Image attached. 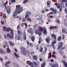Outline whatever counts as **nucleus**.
<instances>
[{
  "label": "nucleus",
  "mask_w": 67,
  "mask_h": 67,
  "mask_svg": "<svg viewBox=\"0 0 67 67\" xmlns=\"http://www.w3.org/2000/svg\"><path fill=\"white\" fill-rule=\"evenodd\" d=\"M62 0L63 2H64L65 3H66V2H67V0Z\"/></svg>",
  "instance_id": "41"
},
{
  "label": "nucleus",
  "mask_w": 67,
  "mask_h": 67,
  "mask_svg": "<svg viewBox=\"0 0 67 67\" xmlns=\"http://www.w3.org/2000/svg\"><path fill=\"white\" fill-rule=\"evenodd\" d=\"M56 22L57 23H60V20L58 19H57L56 20Z\"/></svg>",
  "instance_id": "34"
},
{
  "label": "nucleus",
  "mask_w": 67,
  "mask_h": 67,
  "mask_svg": "<svg viewBox=\"0 0 67 67\" xmlns=\"http://www.w3.org/2000/svg\"><path fill=\"white\" fill-rule=\"evenodd\" d=\"M48 58H51V57H52V53H49L48 54Z\"/></svg>",
  "instance_id": "31"
},
{
  "label": "nucleus",
  "mask_w": 67,
  "mask_h": 67,
  "mask_svg": "<svg viewBox=\"0 0 67 67\" xmlns=\"http://www.w3.org/2000/svg\"><path fill=\"white\" fill-rule=\"evenodd\" d=\"M14 54L15 56L16 57H17V58H19V57H20L19 55H18L17 53H16L15 52H14Z\"/></svg>",
  "instance_id": "23"
},
{
  "label": "nucleus",
  "mask_w": 67,
  "mask_h": 67,
  "mask_svg": "<svg viewBox=\"0 0 67 67\" xmlns=\"http://www.w3.org/2000/svg\"><path fill=\"white\" fill-rule=\"evenodd\" d=\"M15 0H9V2L12 4L13 3H15Z\"/></svg>",
  "instance_id": "26"
},
{
  "label": "nucleus",
  "mask_w": 67,
  "mask_h": 67,
  "mask_svg": "<svg viewBox=\"0 0 67 67\" xmlns=\"http://www.w3.org/2000/svg\"><path fill=\"white\" fill-rule=\"evenodd\" d=\"M34 63L35 65L36 66H37V65H38V64L36 63V62H34Z\"/></svg>",
  "instance_id": "47"
},
{
  "label": "nucleus",
  "mask_w": 67,
  "mask_h": 67,
  "mask_svg": "<svg viewBox=\"0 0 67 67\" xmlns=\"http://www.w3.org/2000/svg\"><path fill=\"white\" fill-rule=\"evenodd\" d=\"M14 37V35H13V34H12L11 35H10L9 36V38H11V39H12Z\"/></svg>",
  "instance_id": "25"
},
{
  "label": "nucleus",
  "mask_w": 67,
  "mask_h": 67,
  "mask_svg": "<svg viewBox=\"0 0 67 67\" xmlns=\"http://www.w3.org/2000/svg\"><path fill=\"white\" fill-rule=\"evenodd\" d=\"M15 66L14 67H19V65L17 64H15Z\"/></svg>",
  "instance_id": "57"
},
{
  "label": "nucleus",
  "mask_w": 67,
  "mask_h": 67,
  "mask_svg": "<svg viewBox=\"0 0 67 67\" xmlns=\"http://www.w3.org/2000/svg\"><path fill=\"white\" fill-rule=\"evenodd\" d=\"M52 14L53 15L54 14L52 12H51L49 13V15H51Z\"/></svg>",
  "instance_id": "49"
},
{
  "label": "nucleus",
  "mask_w": 67,
  "mask_h": 67,
  "mask_svg": "<svg viewBox=\"0 0 67 67\" xmlns=\"http://www.w3.org/2000/svg\"><path fill=\"white\" fill-rule=\"evenodd\" d=\"M47 6H49L50 5V3L49 1H48L47 2Z\"/></svg>",
  "instance_id": "37"
},
{
  "label": "nucleus",
  "mask_w": 67,
  "mask_h": 67,
  "mask_svg": "<svg viewBox=\"0 0 67 67\" xmlns=\"http://www.w3.org/2000/svg\"><path fill=\"white\" fill-rule=\"evenodd\" d=\"M62 32L63 33H64L65 34H67V30L65 28H63L62 29Z\"/></svg>",
  "instance_id": "12"
},
{
  "label": "nucleus",
  "mask_w": 67,
  "mask_h": 67,
  "mask_svg": "<svg viewBox=\"0 0 67 67\" xmlns=\"http://www.w3.org/2000/svg\"><path fill=\"white\" fill-rule=\"evenodd\" d=\"M47 48H44V51L43 53V54H45L47 52Z\"/></svg>",
  "instance_id": "29"
},
{
  "label": "nucleus",
  "mask_w": 67,
  "mask_h": 67,
  "mask_svg": "<svg viewBox=\"0 0 67 67\" xmlns=\"http://www.w3.org/2000/svg\"><path fill=\"white\" fill-rule=\"evenodd\" d=\"M28 32L29 33H31V34H33V30L32 28L27 29Z\"/></svg>",
  "instance_id": "8"
},
{
  "label": "nucleus",
  "mask_w": 67,
  "mask_h": 67,
  "mask_svg": "<svg viewBox=\"0 0 67 67\" xmlns=\"http://www.w3.org/2000/svg\"><path fill=\"white\" fill-rule=\"evenodd\" d=\"M20 49H21V54H22L23 55L26 56V54H27L29 52L25 48H24L23 47H20Z\"/></svg>",
  "instance_id": "2"
},
{
  "label": "nucleus",
  "mask_w": 67,
  "mask_h": 67,
  "mask_svg": "<svg viewBox=\"0 0 67 67\" xmlns=\"http://www.w3.org/2000/svg\"><path fill=\"white\" fill-rule=\"evenodd\" d=\"M30 66L31 67H36V66L35 65H34L33 64L31 65H30Z\"/></svg>",
  "instance_id": "51"
},
{
  "label": "nucleus",
  "mask_w": 67,
  "mask_h": 67,
  "mask_svg": "<svg viewBox=\"0 0 67 67\" xmlns=\"http://www.w3.org/2000/svg\"><path fill=\"white\" fill-rule=\"evenodd\" d=\"M3 18L4 19H6V18L7 17V16H6V15H5V14H3Z\"/></svg>",
  "instance_id": "32"
},
{
  "label": "nucleus",
  "mask_w": 67,
  "mask_h": 67,
  "mask_svg": "<svg viewBox=\"0 0 67 67\" xmlns=\"http://www.w3.org/2000/svg\"><path fill=\"white\" fill-rule=\"evenodd\" d=\"M52 46L53 47V49H55V46H54V44H52Z\"/></svg>",
  "instance_id": "53"
},
{
  "label": "nucleus",
  "mask_w": 67,
  "mask_h": 67,
  "mask_svg": "<svg viewBox=\"0 0 67 67\" xmlns=\"http://www.w3.org/2000/svg\"><path fill=\"white\" fill-rule=\"evenodd\" d=\"M49 65L51 67H52V66L53 65V64L51 63H49Z\"/></svg>",
  "instance_id": "48"
},
{
  "label": "nucleus",
  "mask_w": 67,
  "mask_h": 67,
  "mask_svg": "<svg viewBox=\"0 0 67 67\" xmlns=\"http://www.w3.org/2000/svg\"><path fill=\"white\" fill-rule=\"evenodd\" d=\"M64 11L65 13H66V14H67V8H65V9Z\"/></svg>",
  "instance_id": "43"
},
{
  "label": "nucleus",
  "mask_w": 67,
  "mask_h": 67,
  "mask_svg": "<svg viewBox=\"0 0 67 67\" xmlns=\"http://www.w3.org/2000/svg\"><path fill=\"white\" fill-rule=\"evenodd\" d=\"M43 48L42 47L40 49H39L38 52H40L42 53V52H43Z\"/></svg>",
  "instance_id": "28"
},
{
  "label": "nucleus",
  "mask_w": 67,
  "mask_h": 67,
  "mask_svg": "<svg viewBox=\"0 0 67 67\" xmlns=\"http://www.w3.org/2000/svg\"><path fill=\"white\" fill-rule=\"evenodd\" d=\"M29 46L31 47H33V44L32 43H29Z\"/></svg>",
  "instance_id": "39"
},
{
  "label": "nucleus",
  "mask_w": 67,
  "mask_h": 67,
  "mask_svg": "<svg viewBox=\"0 0 67 67\" xmlns=\"http://www.w3.org/2000/svg\"><path fill=\"white\" fill-rule=\"evenodd\" d=\"M6 51L8 53H11V50H10V49L9 48H7Z\"/></svg>",
  "instance_id": "22"
},
{
  "label": "nucleus",
  "mask_w": 67,
  "mask_h": 67,
  "mask_svg": "<svg viewBox=\"0 0 67 67\" xmlns=\"http://www.w3.org/2000/svg\"><path fill=\"white\" fill-rule=\"evenodd\" d=\"M30 39H31L32 42H34L35 40V36H32L31 37Z\"/></svg>",
  "instance_id": "18"
},
{
  "label": "nucleus",
  "mask_w": 67,
  "mask_h": 67,
  "mask_svg": "<svg viewBox=\"0 0 67 67\" xmlns=\"http://www.w3.org/2000/svg\"><path fill=\"white\" fill-rule=\"evenodd\" d=\"M42 29V31H43V33L44 35H46L47 34V29L46 28H42V27L40 26L38 27V30L40 32H41V29Z\"/></svg>",
  "instance_id": "3"
},
{
  "label": "nucleus",
  "mask_w": 67,
  "mask_h": 67,
  "mask_svg": "<svg viewBox=\"0 0 67 67\" xmlns=\"http://www.w3.org/2000/svg\"><path fill=\"white\" fill-rule=\"evenodd\" d=\"M3 6H4V7H5L4 10H5V9H6V8L7 7V5H6L5 3H3Z\"/></svg>",
  "instance_id": "35"
},
{
  "label": "nucleus",
  "mask_w": 67,
  "mask_h": 67,
  "mask_svg": "<svg viewBox=\"0 0 67 67\" xmlns=\"http://www.w3.org/2000/svg\"><path fill=\"white\" fill-rule=\"evenodd\" d=\"M32 58L35 60H37V59H38V57L36 55H34L33 56Z\"/></svg>",
  "instance_id": "17"
},
{
  "label": "nucleus",
  "mask_w": 67,
  "mask_h": 67,
  "mask_svg": "<svg viewBox=\"0 0 67 67\" xmlns=\"http://www.w3.org/2000/svg\"><path fill=\"white\" fill-rule=\"evenodd\" d=\"M29 1V0H24V1L23 2V4H25L27 2Z\"/></svg>",
  "instance_id": "30"
},
{
  "label": "nucleus",
  "mask_w": 67,
  "mask_h": 67,
  "mask_svg": "<svg viewBox=\"0 0 67 67\" xmlns=\"http://www.w3.org/2000/svg\"><path fill=\"white\" fill-rule=\"evenodd\" d=\"M50 30H55L57 29V26H51L49 27Z\"/></svg>",
  "instance_id": "10"
},
{
  "label": "nucleus",
  "mask_w": 67,
  "mask_h": 67,
  "mask_svg": "<svg viewBox=\"0 0 67 67\" xmlns=\"http://www.w3.org/2000/svg\"><path fill=\"white\" fill-rule=\"evenodd\" d=\"M3 30L4 31H6L7 32H9L10 31H11V29L10 27H8L4 26L3 27Z\"/></svg>",
  "instance_id": "5"
},
{
  "label": "nucleus",
  "mask_w": 67,
  "mask_h": 67,
  "mask_svg": "<svg viewBox=\"0 0 67 67\" xmlns=\"http://www.w3.org/2000/svg\"><path fill=\"white\" fill-rule=\"evenodd\" d=\"M36 50H38V49H39V47H38V46L37 45L36 46Z\"/></svg>",
  "instance_id": "44"
},
{
  "label": "nucleus",
  "mask_w": 67,
  "mask_h": 67,
  "mask_svg": "<svg viewBox=\"0 0 67 67\" xmlns=\"http://www.w3.org/2000/svg\"><path fill=\"white\" fill-rule=\"evenodd\" d=\"M0 60L2 62H3V59L1 58H0Z\"/></svg>",
  "instance_id": "62"
},
{
  "label": "nucleus",
  "mask_w": 67,
  "mask_h": 67,
  "mask_svg": "<svg viewBox=\"0 0 67 67\" xmlns=\"http://www.w3.org/2000/svg\"><path fill=\"white\" fill-rule=\"evenodd\" d=\"M18 34L19 35H20V33H21V31H20V30H18Z\"/></svg>",
  "instance_id": "46"
},
{
  "label": "nucleus",
  "mask_w": 67,
  "mask_h": 67,
  "mask_svg": "<svg viewBox=\"0 0 67 67\" xmlns=\"http://www.w3.org/2000/svg\"><path fill=\"white\" fill-rule=\"evenodd\" d=\"M3 52L2 49H0V54H3Z\"/></svg>",
  "instance_id": "38"
},
{
  "label": "nucleus",
  "mask_w": 67,
  "mask_h": 67,
  "mask_svg": "<svg viewBox=\"0 0 67 67\" xmlns=\"http://www.w3.org/2000/svg\"><path fill=\"white\" fill-rule=\"evenodd\" d=\"M25 19H23L22 20V22H25Z\"/></svg>",
  "instance_id": "61"
},
{
  "label": "nucleus",
  "mask_w": 67,
  "mask_h": 67,
  "mask_svg": "<svg viewBox=\"0 0 67 67\" xmlns=\"http://www.w3.org/2000/svg\"><path fill=\"white\" fill-rule=\"evenodd\" d=\"M55 67H58V65L57 64H56L55 65Z\"/></svg>",
  "instance_id": "60"
},
{
  "label": "nucleus",
  "mask_w": 67,
  "mask_h": 67,
  "mask_svg": "<svg viewBox=\"0 0 67 67\" xmlns=\"http://www.w3.org/2000/svg\"><path fill=\"white\" fill-rule=\"evenodd\" d=\"M51 36L52 38H54V40H56V36L54 34H52Z\"/></svg>",
  "instance_id": "13"
},
{
  "label": "nucleus",
  "mask_w": 67,
  "mask_h": 67,
  "mask_svg": "<svg viewBox=\"0 0 67 67\" xmlns=\"http://www.w3.org/2000/svg\"><path fill=\"white\" fill-rule=\"evenodd\" d=\"M1 22L2 25H3V24L4 23V21H1Z\"/></svg>",
  "instance_id": "50"
},
{
  "label": "nucleus",
  "mask_w": 67,
  "mask_h": 67,
  "mask_svg": "<svg viewBox=\"0 0 67 67\" xmlns=\"http://www.w3.org/2000/svg\"><path fill=\"white\" fill-rule=\"evenodd\" d=\"M6 11L8 14H10L11 12V7L10 6H7L6 8Z\"/></svg>",
  "instance_id": "7"
},
{
  "label": "nucleus",
  "mask_w": 67,
  "mask_h": 67,
  "mask_svg": "<svg viewBox=\"0 0 67 67\" xmlns=\"http://www.w3.org/2000/svg\"><path fill=\"white\" fill-rule=\"evenodd\" d=\"M9 44L10 46H14V43H13V42H12L9 41Z\"/></svg>",
  "instance_id": "20"
},
{
  "label": "nucleus",
  "mask_w": 67,
  "mask_h": 67,
  "mask_svg": "<svg viewBox=\"0 0 67 67\" xmlns=\"http://www.w3.org/2000/svg\"><path fill=\"white\" fill-rule=\"evenodd\" d=\"M59 10L60 12H61V11H62V7L60 8L59 9Z\"/></svg>",
  "instance_id": "55"
},
{
  "label": "nucleus",
  "mask_w": 67,
  "mask_h": 67,
  "mask_svg": "<svg viewBox=\"0 0 67 67\" xmlns=\"http://www.w3.org/2000/svg\"><path fill=\"white\" fill-rule=\"evenodd\" d=\"M46 65V62H44L42 64H41V67H44V66Z\"/></svg>",
  "instance_id": "24"
},
{
  "label": "nucleus",
  "mask_w": 67,
  "mask_h": 67,
  "mask_svg": "<svg viewBox=\"0 0 67 67\" xmlns=\"http://www.w3.org/2000/svg\"><path fill=\"white\" fill-rule=\"evenodd\" d=\"M23 37L24 40H26V36L25 32L23 34Z\"/></svg>",
  "instance_id": "19"
},
{
  "label": "nucleus",
  "mask_w": 67,
  "mask_h": 67,
  "mask_svg": "<svg viewBox=\"0 0 67 67\" xmlns=\"http://www.w3.org/2000/svg\"><path fill=\"white\" fill-rule=\"evenodd\" d=\"M23 11V9L20 7H17L14 12L13 16L14 18L18 14H20V13L22 12Z\"/></svg>",
  "instance_id": "1"
},
{
  "label": "nucleus",
  "mask_w": 67,
  "mask_h": 67,
  "mask_svg": "<svg viewBox=\"0 0 67 67\" xmlns=\"http://www.w3.org/2000/svg\"><path fill=\"white\" fill-rule=\"evenodd\" d=\"M63 42H60L59 45L58 46L57 48L58 51L64 49L65 48V47H63Z\"/></svg>",
  "instance_id": "4"
},
{
  "label": "nucleus",
  "mask_w": 67,
  "mask_h": 67,
  "mask_svg": "<svg viewBox=\"0 0 67 67\" xmlns=\"http://www.w3.org/2000/svg\"><path fill=\"white\" fill-rule=\"evenodd\" d=\"M48 38H46V41L47 42L48 44H49V43L50 42V40H50V38L48 36Z\"/></svg>",
  "instance_id": "15"
},
{
  "label": "nucleus",
  "mask_w": 67,
  "mask_h": 67,
  "mask_svg": "<svg viewBox=\"0 0 67 67\" xmlns=\"http://www.w3.org/2000/svg\"><path fill=\"white\" fill-rule=\"evenodd\" d=\"M62 39V37L60 36H59L58 37V38L57 39L58 41H60Z\"/></svg>",
  "instance_id": "27"
},
{
  "label": "nucleus",
  "mask_w": 67,
  "mask_h": 67,
  "mask_svg": "<svg viewBox=\"0 0 67 67\" xmlns=\"http://www.w3.org/2000/svg\"><path fill=\"white\" fill-rule=\"evenodd\" d=\"M63 50H60V53H62V54H63Z\"/></svg>",
  "instance_id": "56"
},
{
  "label": "nucleus",
  "mask_w": 67,
  "mask_h": 67,
  "mask_svg": "<svg viewBox=\"0 0 67 67\" xmlns=\"http://www.w3.org/2000/svg\"><path fill=\"white\" fill-rule=\"evenodd\" d=\"M50 10H51L52 11V12H53L54 13H55V14H56L57 13V12H56V11L55 10V9L54 8H50Z\"/></svg>",
  "instance_id": "11"
},
{
  "label": "nucleus",
  "mask_w": 67,
  "mask_h": 67,
  "mask_svg": "<svg viewBox=\"0 0 67 67\" xmlns=\"http://www.w3.org/2000/svg\"><path fill=\"white\" fill-rule=\"evenodd\" d=\"M48 11H49V9H46L45 11H46V12H47Z\"/></svg>",
  "instance_id": "63"
},
{
  "label": "nucleus",
  "mask_w": 67,
  "mask_h": 67,
  "mask_svg": "<svg viewBox=\"0 0 67 67\" xmlns=\"http://www.w3.org/2000/svg\"><path fill=\"white\" fill-rule=\"evenodd\" d=\"M65 35H63V36L62 37V38L63 40H64V39L65 38Z\"/></svg>",
  "instance_id": "54"
},
{
  "label": "nucleus",
  "mask_w": 67,
  "mask_h": 67,
  "mask_svg": "<svg viewBox=\"0 0 67 67\" xmlns=\"http://www.w3.org/2000/svg\"><path fill=\"white\" fill-rule=\"evenodd\" d=\"M25 19H26V20L27 21H29V22H32V19L30 18V17H29L28 18H25Z\"/></svg>",
  "instance_id": "21"
},
{
  "label": "nucleus",
  "mask_w": 67,
  "mask_h": 67,
  "mask_svg": "<svg viewBox=\"0 0 67 67\" xmlns=\"http://www.w3.org/2000/svg\"><path fill=\"white\" fill-rule=\"evenodd\" d=\"M39 41L41 42H42V40H43V39H42V38H39Z\"/></svg>",
  "instance_id": "59"
},
{
  "label": "nucleus",
  "mask_w": 67,
  "mask_h": 67,
  "mask_svg": "<svg viewBox=\"0 0 67 67\" xmlns=\"http://www.w3.org/2000/svg\"><path fill=\"white\" fill-rule=\"evenodd\" d=\"M31 12L30 11H27L25 15V18H27L28 17H30V15H31Z\"/></svg>",
  "instance_id": "6"
},
{
  "label": "nucleus",
  "mask_w": 67,
  "mask_h": 67,
  "mask_svg": "<svg viewBox=\"0 0 67 67\" xmlns=\"http://www.w3.org/2000/svg\"><path fill=\"white\" fill-rule=\"evenodd\" d=\"M60 4H57V7L58 9H59L60 8Z\"/></svg>",
  "instance_id": "40"
},
{
  "label": "nucleus",
  "mask_w": 67,
  "mask_h": 67,
  "mask_svg": "<svg viewBox=\"0 0 67 67\" xmlns=\"http://www.w3.org/2000/svg\"><path fill=\"white\" fill-rule=\"evenodd\" d=\"M62 63L64 64V66H65V67H67V62L64 60L62 61Z\"/></svg>",
  "instance_id": "16"
},
{
  "label": "nucleus",
  "mask_w": 67,
  "mask_h": 67,
  "mask_svg": "<svg viewBox=\"0 0 67 67\" xmlns=\"http://www.w3.org/2000/svg\"><path fill=\"white\" fill-rule=\"evenodd\" d=\"M16 39L17 40H20V39H21V37H20L19 36H18L16 37Z\"/></svg>",
  "instance_id": "36"
},
{
  "label": "nucleus",
  "mask_w": 67,
  "mask_h": 67,
  "mask_svg": "<svg viewBox=\"0 0 67 67\" xmlns=\"http://www.w3.org/2000/svg\"><path fill=\"white\" fill-rule=\"evenodd\" d=\"M42 12L43 14H44V13H45V11H44V10H42Z\"/></svg>",
  "instance_id": "58"
},
{
  "label": "nucleus",
  "mask_w": 67,
  "mask_h": 67,
  "mask_svg": "<svg viewBox=\"0 0 67 67\" xmlns=\"http://www.w3.org/2000/svg\"><path fill=\"white\" fill-rule=\"evenodd\" d=\"M57 42V41H56L55 40H54L53 42V43L54 44H56V43Z\"/></svg>",
  "instance_id": "45"
},
{
  "label": "nucleus",
  "mask_w": 67,
  "mask_h": 67,
  "mask_svg": "<svg viewBox=\"0 0 67 67\" xmlns=\"http://www.w3.org/2000/svg\"><path fill=\"white\" fill-rule=\"evenodd\" d=\"M8 42L7 41H5L4 43V45H8Z\"/></svg>",
  "instance_id": "33"
},
{
  "label": "nucleus",
  "mask_w": 67,
  "mask_h": 67,
  "mask_svg": "<svg viewBox=\"0 0 67 67\" xmlns=\"http://www.w3.org/2000/svg\"><path fill=\"white\" fill-rule=\"evenodd\" d=\"M26 63L28 65H30V66L33 65V62L29 61H27L26 62Z\"/></svg>",
  "instance_id": "14"
},
{
  "label": "nucleus",
  "mask_w": 67,
  "mask_h": 67,
  "mask_svg": "<svg viewBox=\"0 0 67 67\" xmlns=\"http://www.w3.org/2000/svg\"><path fill=\"white\" fill-rule=\"evenodd\" d=\"M50 62H54V60L53 59H51L50 60Z\"/></svg>",
  "instance_id": "64"
},
{
  "label": "nucleus",
  "mask_w": 67,
  "mask_h": 67,
  "mask_svg": "<svg viewBox=\"0 0 67 67\" xmlns=\"http://www.w3.org/2000/svg\"><path fill=\"white\" fill-rule=\"evenodd\" d=\"M24 23H23L21 24V26H22V27H23L24 26Z\"/></svg>",
  "instance_id": "52"
},
{
  "label": "nucleus",
  "mask_w": 67,
  "mask_h": 67,
  "mask_svg": "<svg viewBox=\"0 0 67 67\" xmlns=\"http://www.w3.org/2000/svg\"><path fill=\"white\" fill-rule=\"evenodd\" d=\"M25 25V28L26 29H27V23H24Z\"/></svg>",
  "instance_id": "42"
},
{
  "label": "nucleus",
  "mask_w": 67,
  "mask_h": 67,
  "mask_svg": "<svg viewBox=\"0 0 67 67\" xmlns=\"http://www.w3.org/2000/svg\"><path fill=\"white\" fill-rule=\"evenodd\" d=\"M35 32L36 34H39V35H42L41 31H40L37 30H35Z\"/></svg>",
  "instance_id": "9"
}]
</instances>
